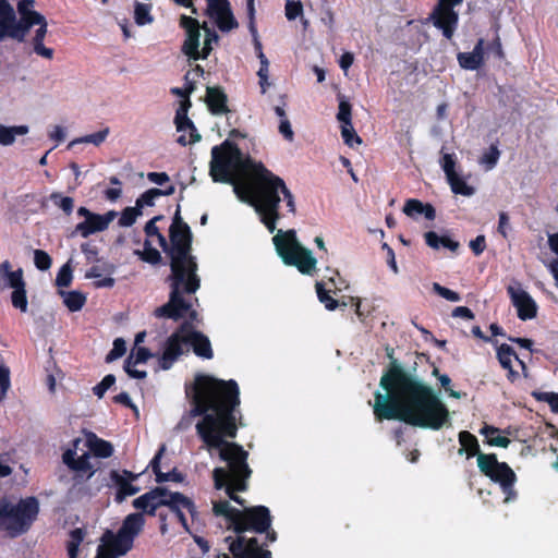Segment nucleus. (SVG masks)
Listing matches in <instances>:
<instances>
[{"instance_id":"1","label":"nucleus","mask_w":558,"mask_h":558,"mask_svg":"<svg viewBox=\"0 0 558 558\" xmlns=\"http://www.w3.org/2000/svg\"><path fill=\"white\" fill-rule=\"evenodd\" d=\"M186 395L192 399V415L202 416L195 426L198 437L209 452L218 449L219 458L228 465V469H214V487L225 489L231 500L244 506L245 500L236 493L248 488L252 474L248 452L241 445L227 440L234 439L239 429L236 421L241 401L238 383L197 374L193 386L186 388Z\"/></svg>"},{"instance_id":"2","label":"nucleus","mask_w":558,"mask_h":558,"mask_svg":"<svg viewBox=\"0 0 558 558\" xmlns=\"http://www.w3.org/2000/svg\"><path fill=\"white\" fill-rule=\"evenodd\" d=\"M209 173L214 182L233 184L236 196L255 208L260 222L270 233L275 232L281 217L279 193H282L288 210L295 214L294 196L284 181L262 161L244 156L230 140L213 147Z\"/></svg>"},{"instance_id":"3","label":"nucleus","mask_w":558,"mask_h":558,"mask_svg":"<svg viewBox=\"0 0 558 558\" xmlns=\"http://www.w3.org/2000/svg\"><path fill=\"white\" fill-rule=\"evenodd\" d=\"M376 391L373 412L378 422L398 420L408 425L439 430L450 421L447 405L432 387L409 373L392 354Z\"/></svg>"},{"instance_id":"4","label":"nucleus","mask_w":558,"mask_h":558,"mask_svg":"<svg viewBox=\"0 0 558 558\" xmlns=\"http://www.w3.org/2000/svg\"><path fill=\"white\" fill-rule=\"evenodd\" d=\"M193 234L191 228L177 229V235L170 240L169 259L170 274L166 278L169 284V300L160 310L162 313L170 312L173 305L183 306L179 298V289L186 292H196L201 288V278L197 275L198 264L196 257L192 255Z\"/></svg>"},{"instance_id":"5","label":"nucleus","mask_w":558,"mask_h":558,"mask_svg":"<svg viewBox=\"0 0 558 558\" xmlns=\"http://www.w3.org/2000/svg\"><path fill=\"white\" fill-rule=\"evenodd\" d=\"M460 449L459 454H466V458L477 457V466L482 474L500 486L505 494V502L517 499L518 493L514 489L517 474L506 462H499L495 453H483L480 449L477 438L468 430H461L458 435Z\"/></svg>"},{"instance_id":"6","label":"nucleus","mask_w":558,"mask_h":558,"mask_svg":"<svg viewBox=\"0 0 558 558\" xmlns=\"http://www.w3.org/2000/svg\"><path fill=\"white\" fill-rule=\"evenodd\" d=\"M39 502L35 497L20 499L15 505L7 499L0 500V532L11 536L26 533L37 519Z\"/></svg>"},{"instance_id":"7","label":"nucleus","mask_w":558,"mask_h":558,"mask_svg":"<svg viewBox=\"0 0 558 558\" xmlns=\"http://www.w3.org/2000/svg\"><path fill=\"white\" fill-rule=\"evenodd\" d=\"M272 241L278 255L286 265L296 267L303 275L313 276L316 272L317 259L311 250L299 242L294 229L286 232L279 230Z\"/></svg>"},{"instance_id":"8","label":"nucleus","mask_w":558,"mask_h":558,"mask_svg":"<svg viewBox=\"0 0 558 558\" xmlns=\"http://www.w3.org/2000/svg\"><path fill=\"white\" fill-rule=\"evenodd\" d=\"M191 71H187L184 75L185 87H173L171 88V94L177 95L183 100L180 101L179 108L175 111L174 124L178 132L190 131V137L186 138L184 134L180 135L177 138L178 144L181 146H186L189 144H194L201 141V134L198 133L193 121L187 117V112L192 107V102L190 100V95L195 90V82L190 80Z\"/></svg>"},{"instance_id":"9","label":"nucleus","mask_w":558,"mask_h":558,"mask_svg":"<svg viewBox=\"0 0 558 558\" xmlns=\"http://www.w3.org/2000/svg\"><path fill=\"white\" fill-rule=\"evenodd\" d=\"M43 15H33L31 19L17 20L13 7L8 0H0V41L7 38L23 43L29 29L40 23Z\"/></svg>"},{"instance_id":"10","label":"nucleus","mask_w":558,"mask_h":558,"mask_svg":"<svg viewBox=\"0 0 558 558\" xmlns=\"http://www.w3.org/2000/svg\"><path fill=\"white\" fill-rule=\"evenodd\" d=\"M236 514L238 518L233 526V532L236 533L238 536H243L242 534L247 531L263 534L269 530L272 523V517L266 506L245 507Z\"/></svg>"},{"instance_id":"11","label":"nucleus","mask_w":558,"mask_h":558,"mask_svg":"<svg viewBox=\"0 0 558 558\" xmlns=\"http://www.w3.org/2000/svg\"><path fill=\"white\" fill-rule=\"evenodd\" d=\"M463 0H437L429 20L434 26L441 31L447 39H451L459 23V14L454 7L460 5Z\"/></svg>"},{"instance_id":"12","label":"nucleus","mask_w":558,"mask_h":558,"mask_svg":"<svg viewBox=\"0 0 558 558\" xmlns=\"http://www.w3.org/2000/svg\"><path fill=\"white\" fill-rule=\"evenodd\" d=\"M191 328L190 322H183L167 339L163 352L159 359V366L167 371L183 354V344H187L186 330Z\"/></svg>"},{"instance_id":"13","label":"nucleus","mask_w":558,"mask_h":558,"mask_svg":"<svg viewBox=\"0 0 558 558\" xmlns=\"http://www.w3.org/2000/svg\"><path fill=\"white\" fill-rule=\"evenodd\" d=\"M166 507L175 515L182 527L192 534L184 511L191 515L192 521L196 520L198 511L194 501L180 492L169 490Z\"/></svg>"},{"instance_id":"14","label":"nucleus","mask_w":558,"mask_h":558,"mask_svg":"<svg viewBox=\"0 0 558 558\" xmlns=\"http://www.w3.org/2000/svg\"><path fill=\"white\" fill-rule=\"evenodd\" d=\"M226 542H229V550L234 558H272L270 550L262 548L256 537L228 536Z\"/></svg>"},{"instance_id":"15","label":"nucleus","mask_w":558,"mask_h":558,"mask_svg":"<svg viewBox=\"0 0 558 558\" xmlns=\"http://www.w3.org/2000/svg\"><path fill=\"white\" fill-rule=\"evenodd\" d=\"M169 489L163 486H156L132 501V506L140 510L138 513L155 517L160 507H166Z\"/></svg>"},{"instance_id":"16","label":"nucleus","mask_w":558,"mask_h":558,"mask_svg":"<svg viewBox=\"0 0 558 558\" xmlns=\"http://www.w3.org/2000/svg\"><path fill=\"white\" fill-rule=\"evenodd\" d=\"M80 442V439L74 440V448H69L62 453V462L71 470L76 472L75 478L90 480L95 473L96 469L89 461V452H85L82 456L76 458V446Z\"/></svg>"},{"instance_id":"17","label":"nucleus","mask_w":558,"mask_h":558,"mask_svg":"<svg viewBox=\"0 0 558 558\" xmlns=\"http://www.w3.org/2000/svg\"><path fill=\"white\" fill-rule=\"evenodd\" d=\"M180 26L185 29L186 38L182 45V52L189 58L191 61L199 60V23L196 19L181 15L180 17Z\"/></svg>"},{"instance_id":"18","label":"nucleus","mask_w":558,"mask_h":558,"mask_svg":"<svg viewBox=\"0 0 558 558\" xmlns=\"http://www.w3.org/2000/svg\"><path fill=\"white\" fill-rule=\"evenodd\" d=\"M507 292L511 299L513 306L517 308L518 317L521 320L533 319L537 315V305L532 296L522 289L508 287Z\"/></svg>"},{"instance_id":"19","label":"nucleus","mask_w":558,"mask_h":558,"mask_svg":"<svg viewBox=\"0 0 558 558\" xmlns=\"http://www.w3.org/2000/svg\"><path fill=\"white\" fill-rule=\"evenodd\" d=\"M194 293L195 292H186L185 290H183V288L179 289V298L182 300L183 306L175 304V305H173L172 310H170V312L162 313L160 310L165 306V304H163V305L155 308L154 316L156 318H168V319L178 322L181 318H183L185 315H187L189 316L187 322H190L192 324V322L197 318V312L195 310H193L192 303L184 298V294L191 295Z\"/></svg>"},{"instance_id":"20","label":"nucleus","mask_w":558,"mask_h":558,"mask_svg":"<svg viewBox=\"0 0 558 558\" xmlns=\"http://www.w3.org/2000/svg\"><path fill=\"white\" fill-rule=\"evenodd\" d=\"M116 217V211L111 210L105 215L92 214L84 221L75 226L74 232L83 238H87L96 232L104 231Z\"/></svg>"},{"instance_id":"21","label":"nucleus","mask_w":558,"mask_h":558,"mask_svg":"<svg viewBox=\"0 0 558 558\" xmlns=\"http://www.w3.org/2000/svg\"><path fill=\"white\" fill-rule=\"evenodd\" d=\"M497 359L500 366L507 371V379L513 384L519 379V373L512 367V359L517 360L522 368L523 375L527 376V366L526 364L519 359L514 349L507 344L502 343L497 348Z\"/></svg>"},{"instance_id":"22","label":"nucleus","mask_w":558,"mask_h":558,"mask_svg":"<svg viewBox=\"0 0 558 558\" xmlns=\"http://www.w3.org/2000/svg\"><path fill=\"white\" fill-rule=\"evenodd\" d=\"M116 271V266L109 262H101V264L93 265L86 272V279H96L93 284L96 289L113 288L116 284L112 275Z\"/></svg>"},{"instance_id":"23","label":"nucleus","mask_w":558,"mask_h":558,"mask_svg":"<svg viewBox=\"0 0 558 558\" xmlns=\"http://www.w3.org/2000/svg\"><path fill=\"white\" fill-rule=\"evenodd\" d=\"M186 340L195 355L206 360L213 359L214 351L208 337L195 330L193 324H191V328L186 330Z\"/></svg>"},{"instance_id":"24","label":"nucleus","mask_w":558,"mask_h":558,"mask_svg":"<svg viewBox=\"0 0 558 558\" xmlns=\"http://www.w3.org/2000/svg\"><path fill=\"white\" fill-rule=\"evenodd\" d=\"M485 41L480 38L471 52H459L457 56L459 65L464 70H477L484 63Z\"/></svg>"},{"instance_id":"25","label":"nucleus","mask_w":558,"mask_h":558,"mask_svg":"<svg viewBox=\"0 0 558 558\" xmlns=\"http://www.w3.org/2000/svg\"><path fill=\"white\" fill-rule=\"evenodd\" d=\"M206 105L213 114L229 112L227 94L220 86H208L206 88Z\"/></svg>"},{"instance_id":"26","label":"nucleus","mask_w":558,"mask_h":558,"mask_svg":"<svg viewBox=\"0 0 558 558\" xmlns=\"http://www.w3.org/2000/svg\"><path fill=\"white\" fill-rule=\"evenodd\" d=\"M104 541L106 542V545L118 556L128 554L134 544V539L120 530H118L117 534L108 531L105 534Z\"/></svg>"},{"instance_id":"27","label":"nucleus","mask_w":558,"mask_h":558,"mask_svg":"<svg viewBox=\"0 0 558 558\" xmlns=\"http://www.w3.org/2000/svg\"><path fill=\"white\" fill-rule=\"evenodd\" d=\"M43 21L40 23H37L36 25L38 28L35 31V35L32 39V45L34 52L37 56H40L45 59L51 60L53 58L54 51L52 48H48L44 45L45 37L47 35V21L46 17L43 15Z\"/></svg>"},{"instance_id":"28","label":"nucleus","mask_w":558,"mask_h":558,"mask_svg":"<svg viewBox=\"0 0 558 558\" xmlns=\"http://www.w3.org/2000/svg\"><path fill=\"white\" fill-rule=\"evenodd\" d=\"M110 478L117 486L116 501L122 502L128 496H133L140 492V487L134 486L128 478L118 471L110 472Z\"/></svg>"},{"instance_id":"29","label":"nucleus","mask_w":558,"mask_h":558,"mask_svg":"<svg viewBox=\"0 0 558 558\" xmlns=\"http://www.w3.org/2000/svg\"><path fill=\"white\" fill-rule=\"evenodd\" d=\"M403 213L409 217H416L423 215L427 220H434L436 218V210L429 203H422L416 198H410L403 206Z\"/></svg>"},{"instance_id":"30","label":"nucleus","mask_w":558,"mask_h":558,"mask_svg":"<svg viewBox=\"0 0 558 558\" xmlns=\"http://www.w3.org/2000/svg\"><path fill=\"white\" fill-rule=\"evenodd\" d=\"M424 239L425 243L434 250H438L442 246L456 253L460 247V243L458 241L452 240L448 235H438L435 231L425 232Z\"/></svg>"},{"instance_id":"31","label":"nucleus","mask_w":558,"mask_h":558,"mask_svg":"<svg viewBox=\"0 0 558 558\" xmlns=\"http://www.w3.org/2000/svg\"><path fill=\"white\" fill-rule=\"evenodd\" d=\"M144 526L145 518L143 517V513L134 512L124 518L119 530L135 539V537L143 531Z\"/></svg>"},{"instance_id":"32","label":"nucleus","mask_w":558,"mask_h":558,"mask_svg":"<svg viewBox=\"0 0 558 558\" xmlns=\"http://www.w3.org/2000/svg\"><path fill=\"white\" fill-rule=\"evenodd\" d=\"M87 446L89 451L97 458L107 459L113 454V446L110 441L97 437L92 434L87 438Z\"/></svg>"},{"instance_id":"33","label":"nucleus","mask_w":558,"mask_h":558,"mask_svg":"<svg viewBox=\"0 0 558 558\" xmlns=\"http://www.w3.org/2000/svg\"><path fill=\"white\" fill-rule=\"evenodd\" d=\"M500 429L493 425L484 424L480 429V434L485 436L486 444L489 446L507 448L511 440L506 436L499 435Z\"/></svg>"},{"instance_id":"34","label":"nucleus","mask_w":558,"mask_h":558,"mask_svg":"<svg viewBox=\"0 0 558 558\" xmlns=\"http://www.w3.org/2000/svg\"><path fill=\"white\" fill-rule=\"evenodd\" d=\"M240 509H236L230 505L228 500L215 501L213 505V512L216 517H225L229 522V527L233 530L238 513Z\"/></svg>"},{"instance_id":"35","label":"nucleus","mask_w":558,"mask_h":558,"mask_svg":"<svg viewBox=\"0 0 558 558\" xmlns=\"http://www.w3.org/2000/svg\"><path fill=\"white\" fill-rule=\"evenodd\" d=\"M59 294L62 296L63 303L70 312L81 311L86 303V295L80 291L60 290Z\"/></svg>"},{"instance_id":"36","label":"nucleus","mask_w":558,"mask_h":558,"mask_svg":"<svg viewBox=\"0 0 558 558\" xmlns=\"http://www.w3.org/2000/svg\"><path fill=\"white\" fill-rule=\"evenodd\" d=\"M27 133L28 126L26 125L5 126L0 124V145H12L15 142L16 135H25Z\"/></svg>"},{"instance_id":"37","label":"nucleus","mask_w":558,"mask_h":558,"mask_svg":"<svg viewBox=\"0 0 558 558\" xmlns=\"http://www.w3.org/2000/svg\"><path fill=\"white\" fill-rule=\"evenodd\" d=\"M448 183L454 194L472 196L475 193V189L469 185L459 174L449 178Z\"/></svg>"},{"instance_id":"38","label":"nucleus","mask_w":558,"mask_h":558,"mask_svg":"<svg viewBox=\"0 0 558 558\" xmlns=\"http://www.w3.org/2000/svg\"><path fill=\"white\" fill-rule=\"evenodd\" d=\"M258 59L260 62L259 70L257 71V75L259 77V86H260V93L265 94L269 87V61L267 57L264 54V52H260L258 54Z\"/></svg>"},{"instance_id":"39","label":"nucleus","mask_w":558,"mask_h":558,"mask_svg":"<svg viewBox=\"0 0 558 558\" xmlns=\"http://www.w3.org/2000/svg\"><path fill=\"white\" fill-rule=\"evenodd\" d=\"M214 20L221 32H230L231 29L239 26V23L235 20L231 9L223 14H218L214 17Z\"/></svg>"},{"instance_id":"40","label":"nucleus","mask_w":558,"mask_h":558,"mask_svg":"<svg viewBox=\"0 0 558 558\" xmlns=\"http://www.w3.org/2000/svg\"><path fill=\"white\" fill-rule=\"evenodd\" d=\"M135 253L140 255L142 260L151 265H157L161 263L162 259L159 251L155 247H151L150 242L148 240L144 242V251H136Z\"/></svg>"},{"instance_id":"41","label":"nucleus","mask_w":558,"mask_h":558,"mask_svg":"<svg viewBox=\"0 0 558 558\" xmlns=\"http://www.w3.org/2000/svg\"><path fill=\"white\" fill-rule=\"evenodd\" d=\"M11 302L13 307L19 308L21 312L25 313L27 311L28 302L25 286L13 289Z\"/></svg>"},{"instance_id":"42","label":"nucleus","mask_w":558,"mask_h":558,"mask_svg":"<svg viewBox=\"0 0 558 558\" xmlns=\"http://www.w3.org/2000/svg\"><path fill=\"white\" fill-rule=\"evenodd\" d=\"M205 29V41L202 51H199V59H207L213 50V44H217L219 40L218 34L211 29L203 26Z\"/></svg>"},{"instance_id":"43","label":"nucleus","mask_w":558,"mask_h":558,"mask_svg":"<svg viewBox=\"0 0 558 558\" xmlns=\"http://www.w3.org/2000/svg\"><path fill=\"white\" fill-rule=\"evenodd\" d=\"M73 279V270L71 260L66 262L58 271L56 278V286L59 288H68L71 286Z\"/></svg>"},{"instance_id":"44","label":"nucleus","mask_w":558,"mask_h":558,"mask_svg":"<svg viewBox=\"0 0 558 558\" xmlns=\"http://www.w3.org/2000/svg\"><path fill=\"white\" fill-rule=\"evenodd\" d=\"M50 199L56 206L61 208L65 215H71L74 208V199L70 196H62L61 193L53 192L50 195Z\"/></svg>"},{"instance_id":"45","label":"nucleus","mask_w":558,"mask_h":558,"mask_svg":"<svg viewBox=\"0 0 558 558\" xmlns=\"http://www.w3.org/2000/svg\"><path fill=\"white\" fill-rule=\"evenodd\" d=\"M134 19L137 25H145L153 21L150 5L141 2L135 3Z\"/></svg>"},{"instance_id":"46","label":"nucleus","mask_w":558,"mask_h":558,"mask_svg":"<svg viewBox=\"0 0 558 558\" xmlns=\"http://www.w3.org/2000/svg\"><path fill=\"white\" fill-rule=\"evenodd\" d=\"M142 215V210L134 207H126L122 210L120 219H119V226L120 227H131L135 223L136 218Z\"/></svg>"},{"instance_id":"47","label":"nucleus","mask_w":558,"mask_h":558,"mask_svg":"<svg viewBox=\"0 0 558 558\" xmlns=\"http://www.w3.org/2000/svg\"><path fill=\"white\" fill-rule=\"evenodd\" d=\"M5 284L12 289L19 288L21 286H25V281L23 279V270L21 268L16 270H11V265L4 271Z\"/></svg>"},{"instance_id":"48","label":"nucleus","mask_w":558,"mask_h":558,"mask_svg":"<svg viewBox=\"0 0 558 558\" xmlns=\"http://www.w3.org/2000/svg\"><path fill=\"white\" fill-rule=\"evenodd\" d=\"M535 400L546 402L554 413H558V392L533 391Z\"/></svg>"},{"instance_id":"49","label":"nucleus","mask_w":558,"mask_h":558,"mask_svg":"<svg viewBox=\"0 0 558 558\" xmlns=\"http://www.w3.org/2000/svg\"><path fill=\"white\" fill-rule=\"evenodd\" d=\"M316 292L319 301L324 303L328 311H335L338 307V301L329 295L322 282L316 283Z\"/></svg>"},{"instance_id":"50","label":"nucleus","mask_w":558,"mask_h":558,"mask_svg":"<svg viewBox=\"0 0 558 558\" xmlns=\"http://www.w3.org/2000/svg\"><path fill=\"white\" fill-rule=\"evenodd\" d=\"M109 134V129L106 128L104 130H100L96 133L85 135L81 138H77L71 143V145L76 143H92L96 146H99L101 143H104Z\"/></svg>"},{"instance_id":"51","label":"nucleus","mask_w":558,"mask_h":558,"mask_svg":"<svg viewBox=\"0 0 558 558\" xmlns=\"http://www.w3.org/2000/svg\"><path fill=\"white\" fill-rule=\"evenodd\" d=\"M230 9V2L228 0H207V11L213 19L218 14H223Z\"/></svg>"},{"instance_id":"52","label":"nucleus","mask_w":558,"mask_h":558,"mask_svg":"<svg viewBox=\"0 0 558 558\" xmlns=\"http://www.w3.org/2000/svg\"><path fill=\"white\" fill-rule=\"evenodd\" d=\"M34 264L37 269L41 271L48 270L52 265V258L50 255L43 250L34 251Z\"/></svg>"},{"instance_id":"53","label":"nucleus","mask_w":558,"mask_h":558,"mask_svg":"<svg viewBox=\"0 0 558 558\" xmlns=\"http://www.w3.org/2000/svg\"><path fill=\"white\" fill-rule=\"evenodd\" d=\"M159 196L160 193L158 192L157 187L149 189L136 199L135 206L141 210L144 206H154L155 199Z\"/></svg>"},{"instance_id":"54","label":"nucleus","mask_w":558,"mask_h":558,"mask_svg":"<svg viewBox=\"0 0 558 558\" xmlns=\"http://www.w3.org/2000/svg\"><path fill=\"white\" fill-rule=\"evenodd\" d=\"M81 251L85 255L87 263L101 264V262H105L102 258L98 257V247L89 242L82 243Z\"/></svg>"},{"instance_id":"55","label":"nucleus","mask_w":558,"mask_h":558,"mask_svg":"<svg viewBox=\"0 0 558 558\" xmlns=\"http://www.w3.org/2000/svg\"><path fill=\"white\" fill-rule=\"evenodd\" d=\"M189 225L183 220L181 216V207L180 205L177 206L175 213L172 218V223L169 228V239L173 240L177 235V229L179 228H186V232L189 231Z\"/></svg>"},{"instance_id":"56","label":"nucleus","mask_w":558,"mask_h":558,"mask_svg":"<svg viewBox=\"0 0 558 558\" xmlns=\"http://www.w3.org/2000/svg\"><path fill=\"white\" fill-rule=\"evenodd\" d=\"M116 384V376L113 374L106 375L99 384L93 387V392L99 399H101L106 391Z\"/></svg>"},{"instance_id":"57","label":"nucleus","mask_w":558,"mask_h":558,"mask_svg":"<svg viewBox=\"0 0 558 558\" xmlns=\"http://www.w3.org/2000/svg\"><path fill=\"white\" fill-rule=\"evenodd\" d=\"M440 166L446 174L447 180L456 174V157L453 154H444L440 159Z\"/></svg>"},{"instance_id":"58","label":"nucleus","mask_w":558,"mask_h":558,"mask_svg":"<svg viewBox=\"0 0 558 558\" xmlns=\"http://www.w3.org/2000/svg\"><path fill=\"white\" fill-rule=\"evenodd\" d=\"M286 17L289 21H294L298 16L303 14V5L301 1L287 0L284 7Z\"/></svg>"},{"instance_id":"59","label":"nucleus","mask_w":558,"mask_h":558,"mask_svg":"<svg viewBox=\"0 0 558 558\" xmlns=\"http://www.w3.org/2000/svg\"><path fill=\"white\" fill-rule=\"evenodd\" d=\"M125 352H126V345H125L124 340L122 338H117L113 341V348L106 356V362H108V363L112 362V361L121 357L122 355H124Z\"/></svg>"},{"instance_id":"60","label":"nucleus","mask_w":558,"mask_h":558,"mask_svg":"<svg viewBox=\"0 0 558 558\" xmlns=\"http://www.w3.org/2000/svg\"><path fill=\"white\" fill-rule=\"evenodd\" d=\"M184 481V475L178 471L177 468H173L171 471L163 473L160 472L156 476V482L158 484L166 483V482H175V483H182Z\"/></svg>"},{"instance_id":"61","label":"nucleus","mask_w":558,"mask_h":558,"mask_svg":"<svg viewBox=\"0 0 558 558\" xmlns=\"http://www.w3.org/2000/svg\"><path fill=\"white\" fill-rule=\"evenodd\" d=\"M500 156V151L497 145H490L489 149L485 151L481 158V161L487 166L488 169H492L496 166Z\"/></svg>"},{"instance_id":"62","label":"nucleus","mask_w":558,"mask_h":558,"mask_svg":"<svg viewBox=\"0 0 558 558\" xmlns=\"http://www.w3.org/2000/svg\"><path fill=\"white\" fill-rule=\"evenodd\" d=\"M341 136L343 138V142L349 145L353 146V143L361 144L362 140L361 137L355 133L352 123L350 124H343L341 125Z\"/></svg>"},{"instance_id":"63","label":"nucleus","mask_w":558,"mask_h":558,"mask_svg":"<svg viewBox=\"0 0 558 558\" xmlns=\"http://www.w3.org/2000/svg\"><path fill=\"white\" fill-rule=\"evenodd\" d=\"M433 291L450 302H459L461 300V296L458 292L442 287L438 282L433 283Z\"/></svg>"},{"instance_id":"64","label":"nucleus","mask_w":558,"mask_h":558,"mask_svg":"<svg viewBox=\"0 0 558 558\" xmlns=\"http://www.w3.org/2000/svg\"><path fill=\"white\" fill-rule=\"evenodd\" d=\"M351 105L345 100H341L339 104V111L337 114V119L343 124L352 123V113H351Z\"/></svg>"}]
</instances>
